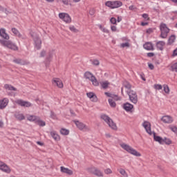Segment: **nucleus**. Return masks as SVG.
<instances>
[{
  "mask_svg": "<svg viewBox=\"0 0 177 177\" xmlns=\"http://www.w3.org/2000/svg\"><path fill=\"white\" fill-rule=\"evenodd\" d=\"M142 127L145 128L146 132L149 133V135H153V140L155 142H158L160 145H164V140L162 138L158 136H156V132H151V124L149 122H144L142 123Z\"/></svg>",
  "mask_w": 177,
  "mask_h": 177,
  "instance_id": "nucleus-1",
  "label": "nucleus"
},
{
  "mask_svg": "<svg viewBox=\"0 0 177 177\" xmlns=\"http://www.w3.org/2000/svg\"><path fill=\"white\" fill-rule=\"evenodd\" d=\"M0 44H1V45H3V46H5L6 48L11 49V50H19V47L17 46V45H16V44L13 43L10 40L6 41L0 39Z\"/></svg>",
  "mask_w": 177,
  "mask_h": 177,
  "instance_id": "nucleus-2",
  "label": "nucleus"
},
{
  "mask_svg": "<svg viewBox=\"0 0 177 177\" xmlns=\"http://www.w3.org/2000/svg\"><path fill=\"white\" fill-rule=\"evenodd\" d=\"M121 147L122 149H124V150H126V151H127V153H129L130 154H132L133 156H136V157H140V153L138 152V151H136V149H134L133 148H132L131 146L123 143L121 144Z\"/></svg>",
  "mask_w": 177,
  "mask_h": 177,
  "instance_id": "nucleus-3",
  "label": "nucleus"
},
{
  "mask_svg": "<svg viewBox=\"0 0 177 177\" xmlns=\"http://www.w3.org/2000/svg\"><path fill=\"white\" fill-rule=\"evenodd\" d=\"M100 118L101 120H104L105 122L109 125V127H110V128L114 130L117 129V125L115 124V123H114L113 120H111V118L109 117V115L106 114H102Z\"/></svg>",
  "mask_w": 177,
  "mask_h": 177,
  "instance_id": "nucleus-4",
  "label": "nucleus"
},
{
  "mask_svg": "<svg viewBox=\"0 0 177 177\" xmlns=\"http://www.w3.org/2000/svg\"><path fill=\"white\" fill-rule=\"evenodd\" d=\"M160 38H162L163 39H165L167 37H168V34L169 32V28L167 26V24H160Z\"/></svg>",
  "mask_w": 177,
  "mask_h": 177,
  "instance_id": "nucleus-5",
  "label": "nucleus"
},
{
  "mask_svg": "<svg viewBox=\"0 0 177 177\" xmlns=\"http://www.w3.org/2000/svg\"><path fill=\"white\" fill-rule=\"evenodd\" d=\"M105 6L111 9H117V8H121L122 6V2L120 1H108L105 3Z\"/></svg>",
  "mask_w": 177,
  "mask_h": 177,
  "instance_id": "nucleus-6",
  "label": "nucleus"
},
{
  "mask_svg": "<svg viewBox=\"0 0 177 177\" xmlns=\"http://www.w3.org/2000/svg\"><path fill=\"white\" fill-rule=\"evenodd\" d=\"M126 93L129 96L130 102L134 104H136V103H138V94L136 93V91L133 90L126 91Z\"/></svg>",
  "mask_w": 177,
  "mask_h": 177,
  "instance_id": "nucleus-7",
  "label": "nucleus"
},
{
  "mask_svg": "<svg viewBox=\"0 0 177 177\" xmlns=\"http://www.w3.org/2000/svg\"><path fill=\"white\" fill-rule=\"evenodd\" d=\"M59 19L63 20V21L68 24H69V23H71V17H70V15L67 13L61 12L59 14Z\"/></svg>",
  "mask_w": 177,
  "mask_h": 177,
  "instance_id": "nucleus-8",
  "label": "nucleus"
},
{
  "mask_svg": "<svg viewBox=\"0 0 177 177\" xmlns=\"http://www.w3.org/2000/svg\"><path fill=\"white\" fill-rule=\"evenodd\" d=\"M88 172L91 174H93V175H95V176L102 177L103 176V173L97 169L96 167H91L88 169Z\"/></svg>",
  "mask_w": 177,
  "mask_h": 177,
  "instance_id": "nucleus-9",
  "label": "nucleus"
},
{
  "mask_svg": "<svg viewBox=\"0 0 177 177\" xmlns=\"http://www.w3.org/2000/svg\"><path fill=\"white\" fill-rule=\"evenodd\" d=\"M31 37L33 38L34 39V42H35V47L36 48V49H37V50H39V49H41V45L42 44V41H41V39H39V37H34V35L31 34Z\"/></svg>",
  "mask_w": 177,
  "mask_h": 177,
  "instance_id": "nucleus-10",
  "label": "nucleus"
},
{
  "mask_svg": "<svg viewBox=\"0 0 177 177\" xmlns=\"http://www.w3.org/2000/svg\"><path fill=\"white\" fill-rule=\"evenodd\" d=\"M74 122L76 125V127L80 130H85V131H89V129L88 128V127H86V125H85V124L78 121V120H74Z\"/></svg>",
  "mask_w": 177,
  "mask_h": 177,
  "instance_id": "nucleus-11",
  "label": "nucleus"
},
{
  "mask_svg": "<svg viewBox=\"0 0 177 177\" xmlns=\"http://www.w3.org/2000/svg\"><path fill=\"white\" fill-rule=\"evenodd\" d=\"M17 104L21 106V107H31V104L28 101H24L23 100H17L16 101Z\"/></svg>",
  "mask_w": 177,
  "mask_h": 177,
  "instance_id": "nucleus-12",
  "label": "nucleus"
},
{
  "mask_svg": "<svg viewBox=\"0 0 177 177\" xmlns=\"http://www.w3.org/2000/svg\"><path fill=\"white\" fill-rule=\"evenodd\" d=\"M0 170L6 172V174H10V168L2 161H0Z\"/></svg>",
  "mask_w": 177,
  "mask_h": 177,
  "instance_id": "nucleus-13",
  "label": "nucleus"
},
{
  "mask_svg": "<svg viewBox=\"0 0 177 177\" xmlns=\"http://www.w3.org/2000/svg\"><path fill=\"white\" fill-rule=\"evenodd\" d=\"M161 121L165 124H172L174 119L170 115H165L161 118Z\"/></svg>",
  "mask_w": 177,
  "mask_h": 177,
  "instance_id": "nucleus-14",
  "label": "nucleus"
},
{
  "mask_svg": "<svg viewBox=\"0 0 177 177\" xmlns=\"http://www.w3.org/2000/svg\"><path fill=\"white\" fill-rule=\"evenodd\" d=\"M52 82L53 85H56L58 88H63V82H62L59 78L53 77Z\"/></svg>",
  "mask_w": 177,
  "mask_h": 177,
  "instance_id": "nucleus-15",
  "label": "nucleus"
},
{
  "mask_svg": "<svg viewBox=\"0 0 177 177\" xmlns=\"http://www.w3.org/2000/svg\"><path fill=\"white\" fill-rule=\"evenodd\" d=\"M9 104V99L3 98V100H0V109L3 110Z\"/></svg>",
  "mask_w": 177,
  "mask_h": 177,
  "instance_id": "nucleus-16",
  "label": "nucleus"
},
{
  "mask_svg": "<svg viewBox=\"0 0 177 177\" xmlns=\"http://www.w3.org/2000/svg\"><path fill=\"white\" fill-rule=\"evenodd\" d=\"M123 109L125 111H127V113H132L133 106L131 103L127 102L123 104Z\"/></svg>",
  "mask_w": 177,
  "mask_h": 177,
  "instance_id": "nucleus-17",
  "label": "nucleus"
},
{
  "mask_svg": "<svg viewBox=\"0 0 177 177\" xmlns=\"http://www.w3.org/2000/svg\"><path fill=\"white\" fill-rule=\"evenodd\" d=\"M0 37H1V38H3L4 39H9L10 37H9V35L6 33V28H0Z\"/></svg>",
  "mask_w": 177,
  "mask_h": 177,
  "instance_id": "nucleus-18",
  "label": "nucleus"
},
{
  "mask_svg": "<svg viewBox=\"0 0 177 177\" xmlns=\"http://www.w3.org/2000/svg\"><path fill=\"white\" fill-rule=\"evenodd\" d=\"M156 46L158 50H164V46H165V41H159L156 44Z\"/></svg>",
  "mask_w": 177,
  "mask_h": 177,
  "instance_id": "nucleus-19",
  "label": "nucleus"
},
{
  "mask_svg": "<svg viewBox=\"0 0 177 177\" xmlns=\"http://www.w3.org/2000/svg\"><path fill=\"white\" fill-rule=\"evenodd\" d=\"M144 49L146 50H154V47L152 42H147L143 45Z\"/></svg>",
  "mask_w": 177,
  "mask_h": 177,
  "instance_id": "nucleus-20",
  "label": "nucleus"
},
{
  "mask_svg": "<svg viewBox=\"0 0 177 177\" xmlns=\"http://www.w3.org/2000/svg\"><path fill=\"white\" fill-rule=\"evenodd\" d=\"M60 169H61V172H62L63 174H66L67 175H73V170L68 168L64 167L63 166L60 167Z\"/></svg>",
  "mask_w": 177,
  "mask_h": 177,
  "instance_id": "nucleus-21",
  "label": "nucleus"
},
{
  "mask_svg": "<svg viewBox=\"0 0 177 177\" xmlns=\"http://www.w3.org/2000/svg\"><path fill=\"white\" fill-rule=\"evenodd\" d=\"M11 31L13 34H15L19 38H21L22 39H24V36H23V35L20 34V32H19V30L17 28H12L11 29Z\"/></svg>",
  "mask_w": 177,
  "mask_h": 177,
  "instance_id": "nucleus-22",
  "label": "nucleus"
},
{
  "mask_svg": "<svg viewBox=\"0 0 177 177\" xmlns=\"http://www.w3.org/2000/svg\"><path fill=\"white\" fill-rule=\"evenodd\" d=\"M52 138L54 139V140H56L57 142H59L60 140V136L57 134V133L55 131H50V133Z\"/></svg>",
  "mask_w": 177,
  "mask_h": 177,
  "instance_id": "nucleus-23",
  "label": "nucleus"
},
{
  "mask_svg": "<svg viewBox=\"0 0 177 177\" xmlns=\"http://www.w3.org/2000/svg\"><path fill=\"white\" fill-rule=\"evenodd\" d=\"M4 89L6 91H17V88H16L15 86H12V84H6L3 86Z\"/></svg>",
  "mask_w": 177,
  "mask_h": 177,
  "instance_id": "nucleus-24",
  "label": "nucleus"
},
{
  "mask_svg": "<svg viewBox=\"0 0 177 177\" xmlns=\"http://www.w3.org/2000/svg\"><path fill=\"white\" fill-rule=\"evenodd\" d=\"M123 86L127 89L126 91H132V85L128 81H124L123 82Z\"/></svg>",
  "mask_w": 177,
  "mask_h": 177,
  "instance_id": "nucleus-25",
  "label": "nucleus"
},
{
  "mask_svg": "<svg viewBox=\"0 0 177 177\" xmlns=\"http://www.w3.org/2000/svg\"><path fill=\"white\" fill-rule=\"evenodd\" d=\"M94 77L95 75H93L92 73L89 71H86V73H84V77L86 78V80H88L89 81H91Z\"/></svg>",
  "mask_w": 177,
  "mask_h": 177,
  "instance_id": "nucleus-26",
  "label": "nucleus"
},
{
  "mask_svg": "<svg viewBox=\"0 0 177 177\" xmlns=\"http://www.w3.org/2000/svg\"><path fill=\"white\" fill-rule=\"evenodd\" d=\"M176 39V36H175L174 35H171L169 37V38L168 39L167 44L172 45V44H174V42H175Z\"/></svg>",
  "mask_w": 177,
  "mask_h": 177,
  "instance_id": "nucleus-27",
  "label": "nucleus"
},
{
  "mask_svg": "<svg viewBox=\"0 0 177 177\" xmlns=\"http://www.w3.org/2000/svg\"><path fill=\"white\" fill-rule=\"evenodd\" d=\"M39 118V116H36V115H30L28 117V121L35 122V124L37 123V121H38Z\"/></svg>",
  "mask_w": 177,
  "mask_h": 177,
  "instance_id": "nucleus-28",
  "label": "nucleus"
},
{
  "mask_svg": "<svg viewBox=\"0 0 177 177\" xmlns=\"http://www.w3.org/2000/svg\"><path fill=\"white\" fill-rule=\"evenodd\" d=\"M15 118H17V120H19V121H23V120H25L26 117L24 116V115L23 113H15Z\"/></svg>",
  "mask_w": 177,
  "mask_h": 177,
  "instance_id": "nucleus-29",
  "label": "nucleus"
},
{
  "mask_svg": "<svg viewBox=\"0 0 177 177\" xmlns=\"http://www.w3.org/2000/svg\"><path fill=\"white\" fill-rule=\"evenodd\" d=\"M36 124H37V125H39V127H45V125H46V123L42 120H41V118L39 117L37 119Z\"/></svg>",
  "mask_w": 177,
  "mask_h": 177,
  "instance_id": "nucleus-30",
  "label": "nucleus"
},
{
  "mask_svg": "<svg viewBox=\"0 0 177 177\" xmlns=\"http://www.w3.org/2000/svg\"><path fill=\"white\" fill-rule=\"evenodd\" d=\"M90 81L92 82L94 86H99V81H97L96 77L94 76Z\"/></svg>",
  "mask_w": 177,
  "mask_h": 177,
  "instance_id": "nucleus-31",
  "label": "nucleus"
},
{
  "mask_svg": "<svg viewBox=\"0 0 177 177\" xmlns=\"http://www.w3.org/2000/svg\"><path fill=\"white\" fill-rule=\"evenodd\" d=\"M100 84L103 89H107V88H109V85L110 84V83H109L107 81L102 82Z\"/></svg>",
  "mask_w": 177,
  "mask_h": 177,
  "instance_id": "nucleus-32",
  "label": "nucleus"
},
{
  "mask_svg": "<svg viewBox=\"0 0 177 177\" xmlns=\"http://www.w3.org/2000/svg\"><path fill=\"white\" fill-rule=\"evenodd\" d=\"M60 133H61V135H64L66 136L68 135V133H70V131L66 129H61Z\"/></svg>",
  "mask_w": 177,
  "mask_h": 177,
  "instance_id": "nucleus-33",
  "label": "nucleus"
},
{
  "mask_svg": "<svg viewBox=\"0 0 177 177\" xmlns=\"http://www.w3.org/2000/svg\"><path fill=\"white\" fill-rule=\"evenodd\" d=\"M108 102L111 107H115V106H117V104H115V102H114V100H113L112 98H109L108 100Z\"/></svg>",
  "mask_w": 177,
  "mask_h": 177,
  "instance_id": "nucleus-34",
  "label": "nucleus"
},
{
  "mask_svg": "<svg viewBox=\"0 0 177 177\" xmlns=\"http://www.w3.org/2000/svg\"><path fill=\"white\" fill-rule=\"evenodd\" d=\"M98 27H99L100 30H101V31H102V32H105V34H109V31L107 30V28H104L101 24H99Z\"/></svg>",
  "mask_w": 177,
  "mask_h": 177,
  "instance_id": "nucleus-35",
  "label": "nucleus"
},
{
  "mask_svg": "<svg viewBox=\"0 0 177 177\" xmlns=\"http://www.w3.org/2000/svg\"><path fill=\"white\" fill-rule=\"evenodd\" d=\"M162 140H163V145H164V143H165V145H168L172 144V141L169 138H164Z\"/></svg>",
  "mask_w": 177,
  "mask_h": 177,
  "instance_id": "nucleus-36",
  "label": "nucleus"
},
{
  "mask_svg": "<svg viewBox=\"0 0 177 177\" xmlns=\"http://www.w3.org/2000/svg\"><path fill=\"white\" fill-rule=\"evenodd\" d=\"M120 174L122 175L123 177H128V174L124 169H120L119 171Z\"/></svg>",
  "mask_w": 177,
  "mask_h": 177,
  "instance_id": "nucleus-37",
  "label": "nucleus"
},
{
  "mask_svg": "<svg viewBox=\"0 0 177 177\" xmlns=\"http://www.w3.org/2000/svg\"><path fill=\"white\" fill-rule=\"evenodd\" d=\"M0 12H3V13H6V15H8L9 13L8 8H5L3 6L1 5H0Z\"/></svg>",
  "mask_w": 177,
  "mask_h": 177,
  "instance_id": "nucleus-38",
  "label": "nucleus"
},
{
  "mask_svg": "<svg viewBox=\"0 0 177 177\" xmlns=\"http://www.w3.org/2000/svg\"><path fill=\"white\" fill-rule=\"evenodd\" d=\"M50 118H52V120L57 119V116L55 115V112H53V111H50Z\"/></svg>",
  "mask_w": 177,
  "mask_h": 177,
  "instance_id": "nucleus-39",
  "label": "nucleus"
},
{
  "mask_svg": "<svg viewBox=\"0 0 177 177\" xmlns=\"http://www.w3.org/2000/svg\"><path fill=\"white\" fill-rule=\"evenodd\" d=\"M105 95L108 97H111V99H114L115 97H117V95H113V94H111V93H107V92L105 93Z\"/></svg>",
  "mask_w": 177,
  "mask_h": 177,
  "instance_id": "nucleus-40",
  "label": "nucleus"
},
{
  "mask_svg": "<svg viewBox=\"0 0 177 177\" xmlns=\"http://www.w3.org/2000/svg\"><path fill=\"white\" fill-rule=\"evenodd\" d=\"M171 71L177 73V62L171 65Z\"/></svg>",
  "mask_w": 177,
  "mask_h": 177,
  "instance_id": "nucleus-41",
  "label": "nucleus"
},
{
  "mask_svg": "<svg viewBox=\"0 0 177 177\" xmlns=\"http://www.w3.org/2000/svg\"><path fill=\"white\" fill-rule=\"evenodd\" d=\"M163 90L165 93H169V87L168 85H164Z\"/></svg>",
  "mask_w": 177,
  "mask_h": 177,
  "instance_id": "nucleus-42",
  "label": "nucleus"
},
{
  "mask_svg": "<svg viewBox=\"0 0 177 177\" xmlns=\"http://www.w3.org/2000/svg\"><path fill=\"white\" fill-rule=\"evenodd\" d=\"M69 29L71 30V31H72L73 32H77L78 31V30H77V28H75V26H71L69 27Z\"/></svg>",
  "mask_w": 177,
  "mask_h": 177,
  "instance_id": "nucleus-43",
  "label": "nucleus"
},
{
  "mask_svg": "<svg viewBox=\"0 0 177 177\" xmlns=\"http://www.w3.org/2000/svg\"><path fill=\"white\" fill-rule=\"evenodd\" d=\"M120 46L122 48H129V43L128 42L122 43L121 44Z\"/></svg>",
  "mask_w": 177,
  "mask_h": 177,
  "instance_id": "nucleus-44",
  "label": "nucleus"
},
{
  "mask_svg": "<svg viewBox=\"0 0 177 177\" xmlns=\"http://www.w3.org/2000/svg\"><path fill=\"white\" fill-rule=\"evenodd\" d=\"M169 129H171V131H172V132H174V133H177V127L175 126H171L169 127Z\"/></svg>",
  "mask_w": 177,
  "mask_h": 177,
  "instance_id": "nucleus-45",
  "label": "nucleus"
},
{
  "mask_svg": "<svg viewBox=\"0 0 177 177\" xmlns=\"http://www.w3.org/2000/svg\"><path fill=\"white\" fill-rule=\"evenodd\" d=\"M110 22H111L112 24H117V19H116L115 17H112V18H111V19H110Z\"/></svg>",
  "mask_w": 177,
  "mask_h": 177,
  "instance_id": "nucleus-46",
  "label": "nucleus"
},
{
  "mask_svg": "<svg viewBox=\"0 0 177 177\" xmlns=\"http://www.w3.org/2000/svg\"><path fill=\"white\" fill-rule=\"evenodd\" d=\"M90 99H91V102H97V97L95 94Z\"/></svg>",
  "mask_w": 177,
  "mask_h": 177,
  "instance_id": "nucleus-47",
  "label": "nucleus"
},
{
  "mask_svg": "<svg viewBox=\"0 0 177 177\" xmlns=\"http://www.w3.org/2000/svg\"><path fill=\"white\" fill-rule=\"evenodd\" d=\"M142 16L143 19H145V20H150V18H149V15L145 13V14H142Z\"/></svg>",
  "mask_w": 177,
  "mask_h": 177,
  "instance_id": "nucleus-48",
  "label": "nucleus"
},
{
  "mask_svg": "<svg viewBox=\"0 0 177 177\" xmlns=\"http://www.w3.org/2000/svg\"><path fill=\"white\" fill-rule=\"evenodd\" d=\"M156 89H158V91H160V89H162V86L161 84H156L155 85Z\"/></svg>",
  "mask_w": 177,
  "mask_h": 177,
  "instance_id": "nucleus-49",
  "label": "nucleus"
},
{
  "mask_svg": "<svg viewBox=\"0 0 177 177\" xmlns=\"http://www.w3.org/2000/svg\"><path fill=\"white\" fill-rule=\"evenodd\" d=\"M93 64L94 66H99V64H100L99 60H97V59H94V60L93 61Z\"/></svg>",
  "mask_w": 177,
  "mask_h": 177,
  "instance_id": "nucleus-50",
  "label": "nucleus"
},
{
  "mask_svg": "<svg viewBox=\"0 0 177 177\" xmlns=\"http://www.w3.org/2000/svg\"><path fill=\"white\" fill-rule=\"evenodd\" d=\"M86 95H87V97H88L89 99H91V97H93V95H95V93H92V92H90V93H87Z\"/></svg>",
  "mask_w": 177,
  "mask_h": 177,
  "instance_id": "nucleus-51",
  "label": "nucleus"
},
{
  "mask_svg": "<svg viewBox=\"0 0 177 177\" xmlns=\"http://www.w3.org/2000/svg\"><path fill=\"white\" fill-rule=\"evenodd\" d=\"M111 31H113V32H115V31H117V26H111Z\"/></svg>",
  "mask_w": 177,
  "mask_h": 177,
  "instance_id": "nucleus-52",
  "label": "nucleus"
},
{
  "mask_svg": "<svg viewBox=\"0 0 177 177\" xmlns=\"http://www.w3.org/2000/svg\"><path fill=\"white\" fill-rule=\"evenodd\" d=\"M45 55H46V51L44 50H41V52L40 53V57H44Z\"/></svg>",
  "mask_w": 177,
  "mask_h": 177,
  "instance_id": "nucleus-53",
  "label": "nucleus"
},
{
  "mask_svg": "<svg viewBox=\"0 0 177 177\" xmlns=\"http://www.w3.org/2000/svg\"><path fill=\"white\" fill-rule=\"evenodd\" d=\"M19 64L22 65V66H25V64H27V62L24 61V59H21L20 63Z\"/></svg>",
  "mask_w": 177,
  "mask_h": 177,
  "instance_id": "nucleus-54",
  "label": "nucleus"
},
{
  "mask_svg": "<svg viewBox=\"0 0 177 177\" xmlns=\"http://www.w3.org/2000/svg\"><path fill=\"white\" fill-rule=\"evenodd\" d=\"M148 66L150 68V70H154V65H153V64H148Z\"/></svg>",
  "mask_w": 177,
  "mask_h": 177,
  "instance_id": "nucleus-55",
  "label": "nucleus"
},
{
  "mask_svg": "<svg viewBox=\"0 0 177 177\" xmlns=\"http://www.w3.org/2000/svg\"><path fill=\"white\" fill-rule=\"evenodd\" d=\"M104 172H105V174H106L107 175H109V174H111V169H105V171H104Z\"/></svg>",
  "mask_w": 177,
  "mask_h": 177,
  "instance_id": "nucleus-56",
  "label": "nucleus"
},
{
  "mask_svg": "<svg viewBox=\"0 0 177 177\" xmlns=\"http://www.w3.org/2000/svg\"><path fill=\"white\" fill-rule=\"evenodd\" d=\"M21 59H14V63H16L17 64H20Z\"/></svg>",
  "mask_w": 177,
  "mask_h": 177,
  "instance_id": "nucleus-57",
  "label": "nucleus"
},
{
  "mask_svg": "<svg viewBox=\"0 0 177 177\" xmlns=\"http://www.w3.org/2000/svg\"><path fill=\"white\" fill-rule=\"evenodd\" d=\"M89 15H91V16H93V15H95V10L93 9L90 10Z\"/></svg>",
  "mask_w": 177,
  "mask_h": 177,
  "instance_id": "nucleus-58",
  "label": "nucleus"
},
{
  "mask_svg": "<svg viewBox=\"0 0 177 177\" xmlns=\"http://www.w3.org/2000/svg\"><path fill=\"white\" fill-rule=\"evenodd\" d=\"M147 56H148V57H153V56H154V53H148Z\"/></svg>",
  "mask_w": 177,
  "mask_h": 177,
  "instance_id": "nucleus-59",
  "label": "nucleus"
},
{
  "mask_svg": "<svg viewBox=\"0 0 177 177\" xmlns=\"http://www.w3.org/2000/svg\"><path fill=\"white\" fill-rule=\"evenodd\" d=\"M62 3L64 5H68V0H62Z\"/></svg>",
  "mask_w": 177,
  "mask_h": 177,
  "instance_id": "nucleus-60",
  "label": "nucleus"
},
{
  "mask_svg": "<svg viewBox=\"0 0 177 177\" xmlns=\"http://www.w3.org/2000/svg\"><path fill=\"white\" fill-rule=\"evenodd\" d=\"M37 145H39V146H44V142H41V141H37Z\"/></svg>",
  "mask_w": 177,
  "mask_h": 177,
  "instance_id": "nucleus-61",
  "label": "nucleus"
},
{
  "mask_svg": "<svg viewBox=\"0 0 177 177\" xmlns=\"http://www.w3.org/2000/svg\"><path fill=\"white\" fill-rule=\"evenodd\" d=\"M147 32L148 34H150V33L153 32V29H152V28H149V29H147Z\"/></svg>",
  "mask_w": 177,
  "mask_h": 177,
  "instance_id": "nucleus-62",
  "label": "nucleus"
},
{
  "mask_svg": "<svg viewBox=\"0 0 177 177\" xmlns=\"http://www.w3.org/2000/svg\"><path fill=\"white\" fill-rule=\"evenodd\" d=\"M122 20V18L121 17H118L116 21H118V23H120V21H121Z\"/></svg>",
  "mask_w": 177,
  "mask_h": 177,
  "instance_id": "nucleus-63",
  "label": "nucleus"
},
{
  "mask_svg": "<svg viewBox=\"0 0 177 177\" xmlns=\"http://www.w3.org/2000/svg\"><path fill=\"white\" fill-rule=\"evenodd\" d=\"M149 24L148 22H141V26H147Z\"/></svg>",
  "mask_w": 177,
  "mask_h": 177,
  "instance_id": "nucleus-64",
  "label": "nucleus"
}]
</instances>
